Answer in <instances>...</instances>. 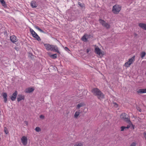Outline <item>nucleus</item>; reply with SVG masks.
<instances>
[{"mask_svg": "<svg viewBox=\"0 0 146 146\" xmlns=\"http://www.w3.org/2000/svg\"><path fill=\"white\" fill-rule=\"evenodd\" d=\"M91 92L95 96H97L98 98L101 100L104 98V95L99 89L94 88L91 90Z\"/></svg>", "mask_w": 146, "mask_h": 146, "instance_id": "obj_1", "label": "nucleus"}, {"mask_svg": "<svg viewBox=\"0 0 146 146\" xmlns=\"http://www.w3.org/2000/svg\"><path fill=\"white\" fill-rule=\"evenodd\" d=\"M44 46L47 50L55 51L58 53H60L58 48L56 45H51L48 44H44Z\"/></svg>", "mask_w": 146, "mask_h": 146, "instance_id": "obj_2", "label": "nucleus"}, {"mask_svg": "<svg viewBox=\"0 0 146 146\" xmlns=\"http://www.w3.org/2000/svg\"><path fill=\"white\" fill-rule=\"evenodd\" d=\"M128 115L125 113H122L120 115V117L121 119L130 124L131 123V121L130 119L128 118Z\"/></svg>", "mask_w": 146, "mask_h": 146, "instance_id": "obj_3", "label": "nucleus"}, {"mask_svg": "<svg viewBox=\"0 0 146 146\" xmlns=\"http://www.w3.org/2000/svg\"><path fill=\"white\" fill-rule=\"evenodd\" d=\"M121 9V6L120 5L116 4L113 6L112 12L115 14H118Z\"/></svg>", "mask_w": 146, "mask_h": 146, "instance_id": "obj_4", "label": "nucleus"}, {"mask_svg": "<svg viewBox=\"0 0 146 146\" xmlns=\"http://www.w3.org/2000/svg\"><path fill=\"white\" fill-rule=\"evenodd\" d=\"M99 21L100 23L103 26L105 27L107 29H109L110 28V25L108 23H106L104 20L102 19H100Z\"/></svg>", "mask_w": 146, "mask_h": 146, "instance_id": "obj_5", "label": "nucleus"}, {"mask_svg": "<svg viewBox=\"0 0 146 146\" xmlns=\"http://www.w3.org/2000/svg\"><path fill=\"white\" fill-rule=\"evenodd\" d=\"M21 142L24 145H27L28 141V139L27 137L25 136H23L21 138Z\"/></svg>", "mask_w": 146, "mask_h": 146, "instance_id": "obj_6", "label": "nucleus"}, {"mask_svg": "<svg viewBox=\"0 0 146 146\" xmlns=\"http://www.w3.org/2000/svg\"><path fill=\"white\" fill-rule=\"evenodd\" d=\"M10 39L11 41L13 43H15L17 41L16 37L14 35L10 36Z\"/></svg>", "mask_w": 146, "mask_h": 146, "instance_id": "obj_7", "label": "nucleus"}, {"mask_svg": "<svg viewBox=\"0 0 146 146\" xmlns=\"http://www.w3.org/2000/svg\"><path fill=\"white\" fill-rule=\"evenodd\" d=\"M17 94V91H15V92L13 94L11 97H10L11 100L12 101H14L15 100Z\"/></svg>", "mask_w": 146, "mask_h": 146, "instance_id": "obj_8", "label": "nucleus"}, {"mask_svg": "<svg viewBox=\"0 0 146 146\" xmlns=\"http://www.w3.org/2000/svg\"><path fill=\"white\" fill-rule=\"evenodd\" d=\"M2 95L4 99V102L5 103H6L7 100V94L6 92H3L2 93Z\"/></svg>", "mask_w": 146, "mask_h": 146, "instance_id": "obj_9", "label": "nucleus"}, {"mask_svg": "<svg viewBox=\"0 0 146 146\" xmlns=\"http://www.w3.org/2000/svg\"><path fill=\"white\" fill-rule=\"evenodd\" d=\"M34 89L33 88H26L25 91V92L26 93H29L33 92Z\"/></svg>", "mask_w": 146, "mask_h": 146, "instance_id": "obj_10", "label": "nucleus"}, {"mask_svg": "<svg viewBox=\"0 0 146 146\" xmlns=\"http://www.w3.org/2000/svg\"><path fill=\"white\" fill-rule=\"evenodd\" d=\"M139 26L143 30H146V24L143 23H139Z\"/></svg>", "mask_w": 146, "mask_h": 146, "instance_id": "obj_11", "label": "nucleus"}, {"mask_svg": "<svg viewBox=\"0 0 146 146\" xmlns=\"http://www.w3.org/2000/svg\"><path fill=\"white\" fill-rule=\"evenodd\" d=\"M95 51L96 53L99 55H100V54H102L101 50L98 47L95 48Z\"/></svg>", "mask_w": 146, "mask_h": 146, "instance_id": "obj_12", "label": "nucleus"}, {"mask_svg": "<svg viewBox=\"0 0 146 146\" xmlns=\"http://www.w3.org/2000/svg\"><path fill=\"white\" fill-rule=\"evenodd\" d=\"M138 94L146 93V88L139 89L137 91Z\"/></svg>", "mask_w": 146, "mask_h": 146, "instance_id": "obj_13", "label": "nucleus"}, {"mask_svg": "<svg viewBox=\"0 0 146 146\" xmlns=\"http://www.w3.org/2000/svg\"><path fill=\"white\" fill-rule=\"evenodd\" d=\"M89 36V35L87 34L84 35L82 38V40L84 42H86Z\"/></svg>", "mask_w": 146, "mask_h": 146, "instance_id": "obj_14", "label": "nucleus"}, {"mask_svg": "<svg viewBox=\"0 0 146 146\" xmlns=\"http://www.w3.org/2000/svg\"><path fill=\"white\" fill-rule=\"evenodd\" d=\"M31 5L33 8H36L37 6V4L36 2L34 1H31Z\"/></svg>", "mask_w": 146, "mask_h": 146, "instance_id": "obj_15", "label": "nucleus"}, {"mask_svg": "<svg viewBox=\"0 0 146 146\" xmlns=\"http://www.w3.org/2000/svg\"><path fill=\"white\" fill-rule=\"evenodd\" d=\"M24 96H23L21 95H18L17 98L18 102H19L22 100H24Z\"/></svg>", "mask_w": 146, "mask_h": 146, "instance_id": "obj_16", "label": "nucleus"}, {"mask_svg": "<svg viewBox=\"0 0 146 146\" xmlns=\"http://www.w3.org/2000/svg\"><path fill=\"white\" fill-rule=\"evenodd\" d=\"M135 56H134L129 60L128 62H129V63L131 65L135 61Z\"/></svg>", "mask_w": 146, "mask_h": 146, "instance_id": "obj_17", "label": "nucleus"}, {"mask_svg": "<svg viewBox=\"0 0 146 146\" xmlns=\"http://www.w3.org/2000/svg\"><path fill=\"white\" fill-rule=\"evenodd\" d=\"M34 27L35 28L38 30V31H39L43 33H46V32H44V31H43L38 26L35 25L34 26Z\"/></svg>", "mask_w": 146, "mask_h": 146, "instance_id": "obj_18", "label": "nucleus"}, {"mask_svg": "<svg viewBox=\"0 0 146 146\" xmlns=\"http://www.w3.org/2000/svg\"><path fill=\"white\" fill-rule=\"evenodd\" d=\"M33 37L35 38L38 41H40L41 40V39L40 37L38 36V35L36 33L35 34Z\"/></svg>", "mask_w": 146, "mask_h": 146, "instance_id": "obj_19", "label": "nucleus"}, {"mask_svg": "<svg viewBox=\"0 0 146 146\" xmlns=\"http://www.w3.org/2000/svg\"><path fill=\"white\" fill-rule=\"evenodd\" d=\"M84 106V103H81L79 104H78L77 105L76 109H78L81 107L83 106Z\"/></svg>", "mask_w": 146, "mask_h": 146, "instance_id": "obj_20", "label": "nucleus"}, {"mask_svg": "<svg viewBox=\"0 0 146 146\" xmlns=\"http://www.w3.org/2000/svg\"><path fill=\"white\" fill-rule=\"evenodd\" d=\"M80 114V111H76L74 115V117L75 118H78V116Z\"/></svg>", "mask_w": 146, "mask_h": 146, "instance_id": "obj_21", "label": "nucleus"}, {"mask_svg": "<svg viewBox=\"0 0 146 146\" xmlns=\"http://www.w3.org/2000/svg\"><path fill=\"white\" fill-rule=\"evenodd\" d=\"M30 31L31 34H32L33 36L36 33L35 32V31H34V30L32 29L31 28L30 29Z\"/></svg>", "mask_w": 146, "mask_h": 146, "instance_id": "obj_22", "label": "nucleus"}, {"mask_svg": "<svg viewBox=\"0 0 146 146\" xmlns=\"http://www.w3.org/2000/svg\"><path fill=\"white\" fill-rule=\"evenodd\" d=\"M57 54H54L52 55H50V56L53 59H55L57 58Z\"/></svg>", "mask_w": 146, "mask_h": 146, "instance_id": "obj_23", "label": "nucleus"}, {"mask_svg": "<svg viewBox=\"0 0 146 146\" xmlns=\"http://www.w3.org/2000/svg\"><path fill=\"white\" fill-rule=\"evenodd\" d=\"M83 145V144L82 143L80 142H77L76 143L74 146H82Z\"/></svg>", "mask_w": 146, "mask_h": 146, "instance_id": "obj_24", "label": "nucleus"}, {"mask_svg": "<svg viewBox=\"0 0 146 146\" xmlns=\"http://www.w3.org/2000/svg\"><path fill=\"white\" fill-rule=\"evenodd\" d=\"M145 55L146 53L145 52H142L141 53L140 56L142 58H143Z\"/></svg>", "mask_w": 146, "mask_h": 146, "instance_id": "obj_25", "label": "nucleus"}, {"mask_svg": "<svg viewBox=\"0 0 146 146\" xmlns=\"http://www.w3.org/2000/svg\"><path fill=\"white\" fill-rule=\"evenodd\" d=\"M0 2H1L2 5L5 6L6 5V4L5 3V1L4 0H0Z\"/></svg>", "mask_w": 146, "mask_h": 146, "instance_id": "obj_26", "label": "nucleus"}, {"mask_svg": "<svg viewBox=\"0 0 146 146\" xmlns=\"http://www.w3.org/2000/svg\"><path fill=\"white\" fill-rule=\"evenodd\" d=\"M4 131L5 132V133L6 134H7L9 133V131L8 130V129H7V128L6 127H4Z\"/></svg>", "mask_w": 146, "mask_h": 146, "instance_id": "obj_27", "label": "nucleus"}, {"mask_svg": "<svg viewBox=\"0 0 146 146\" xmlns=\"http://www.w3.org/2000/svg\"><path fill=\"white\" fill-rule=\"evenodd\" d=\"M130 65L131 64H129V62L128 61L125 63L124 65L125 66L127 67H129Z\"/></svg>", "mask_w": 146, "mask_h": 146, "instance_id": "obj_28", "label": "nucleus"}, {"mask_svg": "<svg viewBox=\"0 0 146 146\" xmlns=\"http://www.w3.org/2000/svg\"><path fill=\"white\" fill-rule=\"evenodd\" d=\"M35 130L37 132H39L41 131L40 128L39 127H36L35 128Z\"/></svg>", "mask_w": 146, "mask_h": 146, "instance_id": "obj_29", "label": "nucleus"}, {"mask_svg": "<svg viewBox=\"0 0 146 146\" xmlns=\"http://www.w3.org/2000/svg\"><path fill=\"white\" fill-rule=\"evenodd\" d=\"M78 4L81 7H84V4L82 3H80V2H79Z\"/></svg>", "mask_w": 146, "mask_h": 146, "instance_id": "obj_30", "label": "nucleus"}, {"mask_svg": "<svg viewBox=\"0 0 146 146\" xmlns=\"http://www.w3.org/2000/svg\"><path fill=\"white\" fill-rule=\"evenodd\" d=\"M136 143L135 142H133L130 145V146H136Z\"/></svg>", "mask_w": 146, "mask_h": 146, "instance_id": "obj_31", "label": "nucleus"}, {"mask_svg": "<svg viewBox=\"0 0 146 146\" xmlns=\"http://www.w3.org/2000/svg\"><path fill=\"white\" fill-rule=\"evenodd\" d=\"M64 49L65 50H66V51H67V52H68V51H70L69 49L67 47H65L64 48Z\"/></svg>", "mask_w": 146, "mask_h": 146, "instance_id": "obj_32", "label": "nucleus"}, {"mask_svg": "<svg viewBox=\"0 0 146 146\" xmlns=\"http://www.w3.org/2000/svg\"><path fill=\"white\" fill-rule=\"evenodd\" d=\"M121 131H122L125 130V126H122L121 127Z\"/></svg>", "mask_w": 146, "mask_h": 146, "instance_id": "obj_33", "label": "nucleus"}, {"mask_svg": "<svg viewBox=\"0 0 146 146\" xmlns=\"http://www.w3.org/2000/svg\"><path fill=\"white\" fill-rule=\"evenodd\" d=\"M40 118L43 119L44 118V116L42 115H40Z\"/></svg>", "mask_w": 146, "mask_h": 146, "instance_id": "obj_34", "label": "nucleus"}, {"mask_svg": "<svg viewBox=\"0 0 146 146\" xmlns=\"http://www.w3.org/2000/svg\"><path fill=\"white\" fill-rule=\"evenodd\" d=\"M91 51V49L90 48H87V53H88L89 52Z\"/></svg>", "mask_w": 146, "mask_h": 146, "instance_id": "obj_35", "label": "nucleus"}, {"mask_svg": "<svg viewBox=\"0 0 146 146\" xmlns=\"http://www.w3.org/2000/svg\"><path fill=\"white\" fill-rule=\"evenodd\" d=\"M129 124H131L132 127V128H133V129H134L135 126L131 122V123H130Z\"/></svg>", "mask_w": 146, "mask_h": 146, "instance_id": "obj_36", "label": "nucleus"}, {"mask_svg": "<svg viewBox=\"0 0 146 146\" xmlns=\"http://www.w3.org/2000/svg\"><path fill=\"white\" fill-rule=\"evenodd\" d=\"M143 135L145 139H146V132H144L143 133Z\"/></svg>", "mask_w": 146, "mask_h": 146, "instance_id": "obj_37", "label": "nucleus"}, {"mask_svg": "<svg viewBox=\"0 0 146 146\" xmlns=\"http://www.w3.org/2000/svg\"><path fill=\"white\" fill-rule=\"evenodd\" d=\"M127 129H128L130 127V126L129 125H127V127H126Z\"/></svg>", "mask_w": 146, "mask_h": 146, "instance_id": "obj_38", "label": "nucleus"}, {"mask_svg": "<svg viewBox=\"0 0 146 146\" xmlns=\"http://www.w3.org/2000/svg\"><path fill=\"white\" fill-rule=\"evenodd\" d=\"M115 106L116 107H117L118 106L117 104L116 103H114Z\"/></svg>", "mask_w": 146, "mask_h": 146, "instance_id": "obj_39", "label": "nucleus"}, {"mask_svg": "<svg viewBox=\"0 0 146 146\" xmlns=\"http://www.w3.org/2000/svg\"><path fill=\"white\" fill-rule=\"evenodd\" d=\"M141 110L140 109V110H139V111H140V112H141Z\"/></svg>", "mask_w": 146, "mask_h": 146, "instance_id": "obj_40", "label": "nucleus"}, {"mask_svg": "<svg viewBox=\"0 0 146 146\" xmlns=\"http://www.w3.org/2000/svg\"><path fill=\"white\" fill-rule=\"evenodd\" d=\"M126 127H125V130H126V129H127L126 128Z\"/></svg>", "mask_w": 146, "mask_h": 146, "instance_id": "obj_41", "label": "nucleus"}]
</instances>
